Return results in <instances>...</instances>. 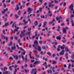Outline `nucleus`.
Wrapping results in <instances>:
<instances>
[{
    "label": "nucleus",
    "instance_id": "f257e3e1",
    "mask_svg": "<svg viewBox=\"0 0 74 74\" xmlns=\"http://www.w3.org/2000/svg\"><path fill=\"white\" fill-rule=\"evenodd\" d=\"M33 47L35 48V50H38V51L40 52L41 51V47L40 46H38V41L37 40H36L34 42V44L33 45Z\"/></svg>",
    "mask_w": 74,
    "mask_h": 74
},
{
    "label": "nucleus",
    "instance_id": "f03ea898",
    "mask_svg": "<svg viewBox=\"0 0 74 74\" xmlns=\"http://www.w3.org/2000/svg\"><path fill=\"white\" fill-rule=\"evenodd\" d=\"M32 74H37V70L36 69H32V71L31 72Z\"/></svg>",
    "mask_w": 74,
    "mask_h": 74
},
{
    "label": "nucleus",
    "instance_id": "7ed1b4c3",
    "mask_svg": "<svg viewBox=\"0 0 74 74\" xmlns=\"http://www.w3.org/2000/svg\"><path fill=\"white\" fill-rule=\"evenodd\" d=\"M25 36V34L24 33H23V32L21 31V33L20 36V39H22V36Z\"/></svg>",
    "mask_w": 74,
    "mask_h": 74
},
{
    "label": "nucleus",
    "instance_id": "20e7f679",
    "mask_svg": "<svg viewBox=\"0 0 74 74\" xmlns=\"http://www.w3.org/2000/svg\"><path fill=\"white\" fill-rule=\"evenodd\" d=\"M47 15L48 16H50V17H51L52 15V13L51 12V11L49 10L48 12V14Z\"/></svg>",
    "mask_w": 74,
    "mask_h": 74
},
{
    "label": "nucleus",
    "instance_id": "39448f33",
    "mask_svg": "<svg viewBox=\"0 0 74 74\" xmlns=\"http://www.w3.org/2000/svg\"><path fill=\"white\" fill-rule=\"evenodd\" d=\"M12 56L15 59H16V60L18 59V56H15L13 54Z\"/></svg>",
    "mask_w": 74,
    "mask_h": 74
},
{
    "label": "nucleus",
    "instance_id": "423d86ee",
    "mask_svg": "<svg viewBox=\"0 0 74 74\" xmlns=\"http://www.w3.org/2000/svg\"><path fill=\"white\" fill-rule=\"evenodd\" d=\"M8 8H6L5 9H4L3 10L4 11H2V14H4V13H5V11H8Z\"/></svg>",
    "mask_w": 74,
    "mask_h": 74
},
{
    "label": "nucleus",
    "instance_id": "0eeeda50",
    "mask_svg": "<svg viewBox=\"0 0 74 74\" xmlns=\"http://www.w3.org/2000/svg\"><path fill=\"white\" fill-rule=\"evenodd\" d=\"M53 22H56V21L55 20V19L54 18H53L52 21L49 23V25H51V24H52L53 23Z\"/></svg>",
    "mask_w": 74,
    "mask_h": 74
},
{
    "label": "nucleus",
    "instance_id": "6e6552de",
    "mask_svg": "<svg viewBox=\"0 0 74 74\" xmlns=\"http://www.w3.org/2000/svg\"><path fill=\"white\" fill-rule=\"evenodd\" d=\"M73 7L74 6L72 4L69 7V8L70 9H71V11H72V10H73Z\"/></svg>",
    "mask_w": 74,
    "mask_h": 74
},
{
    "label": "nucleus",
    "instance_id": "1a4fd4ad",
    "mask_svg": "<svg viewBox=\"0 0 74 74\" xmlns=\"http://www.w3.org/2000/svg\"><path fill=\"white\" fill-rule=\"evenodd\" d=\"M1 36L2 37V39H5V36H4L3 34H1Z\"/></svg>",
    "mask_w": 74,
    "mask_h": 74
},
{
    "label": "nucleus",
    "instance_id": "9d476101",
    "mask_svg": "<svg viewBox=\"0 0 74 74\" xmlns=\"http://www.w3.org/2000/svg\"><path fill=\"white\" fill-rule=\"evenodd\" d=\"M56 20L58 21V20H60V19H62V17L61 16H60L59 17H57L56 18Z\"/></svg>",
    "mask_w": 74,
    "mask_h": 74
},
{
    "label": "nucleus",
    "instance_id": "9b49d317",
    "mask_svg": "<svg viewBox=\"0 0 74 74\" xmlns=\"http://www.w3.org/2000/svg\"><path fill=\"white\" fill-rule=\"evenodd\" d=\"M28 12H30V13H32V9L30 8H28Z\"/></svg>",
    "mask_w": 74,
    "mask_h": 74
},
{
    "label": "nucleus",
    "instance_id": "f8f14e48",
    "mask_svg": "<svg viewBox=\"0 0 74 74\" xmlns=\"http://www.w3.org/2000/svg\"><path fill=\"white\" fill-rule=\"evenodd\" d=\"M53 6H54V4H53L51 6V4L49 5V7H51V8H53Z\"/></svg>",
    "mask_w": 74,
    "mask_h": 74
},
{
    "label": "nucleus",
    "instance_id": "ddd939ff",
    "mask_svg": "<svg viewBox=\"0 0 74 74\" xmlns=\"http://www.w3.org/2000/svg\"><path fill=\"white\" fill-rule=\"evenodd\" d=\"M12 44V41H11L10 42V43L8 44V45L9 47H10L11 46Z\"/></svg>",
    "mask_w": 74,
    "mask_h": 74
},
{
    "label": "nucleus",
    "instance_id": "4468645a",
    "mask_svg": "<svg viewBox=\"0 0 74 74\" xmlns=\"http://www.w3.org/2000/svg\"><path fill=\"white\" fill-rule=\"evenodd\" d=\"M9 72L10 71H5V72L4 71L3 73V74H8Z\"/></svg>",
    "mask_w": 74,
    "mask_h": 74
},
{
    "label": "nucleus",
    "instance_id": "2eb2a0df",
    "mask_svg": "<svg viewBox=\"0 0 74 74\" xmlns=\"http://www.w3.org/2000/svg\"><path fill=\"white\" fill-rule=\"evenodd\" d=\"M34 25L35 26H37V25H38V22H37V21H35V23H34Z\"/></svg>",
    "mask_w": 74,
    "mask_h": 74
},
{
    "label": "nucleus",
    "instance_id": "dca6fc26",
    "mask_svg": "<svg viewBox=\"0 0 74 74\" xmlns=\"http://www.w3.org/2000/svg\"><path fill=\"white\" fill-rule=\"evenodd\" d=\"M63 33H66V29L65 28H64L63 29Z\"/></svg>",
    "mask_w": 74,
    "mask_h": 74
},
{
    "label": "nucleus",
    "instance_id": "f3484780",
    "mask_svg": "<svg viewBox=\"0 0 74 74\" xmlns=\"http://www.w3.org/2000/svg\"><path fill=\"white\" fill-rule=\"evenodd\" d=\"M11 49L12 50H14V49H16V46H14V47H12Z\"/></svg>",
    "mask_w": 74,
    "mask_h": 74
},
{
    "label": "nucleus",
    "instance_id": "a211bd4d",
    "mask_svg": "<svg viewBox=\"0 0 74 74\" xmlns=\"http://www.w3.org/2000/svg\"><path fill=\"white\" fill-rule=\"evenodd\" d=\"M60 47L61 49H64L65 47V46L64 45H63L62 47L60 46Z\"/></svg>",
    "mask_w": 74,
    "mask_h": 74
},
{
    "label": "nucleus",
    "instance_id": "6ab92c4d",
    "mask_svg": "<svg viewBox=\"0 0 74 74\" xmlns=\"http://www.w3.org/2000/svg\"><path fill=\"white\" fill-rule=\"evenodd\" d=\"M9 25V23L8 22L7 23H6L5 24V27H7Z\"/></svg>",
    "mask_w": 74,
    "mask_h": 74
},
{
    "label": "nucleus",
    "instance_id": "aec40b11",
    "mask_svg": "<svg viewBox=\"0 0 74 74\" xmlns=\"http://www.w3.org/2000/svg\"><path fill=\"white\" fill-rule=\"evenodd\" d=\"M16 31L17 32H18V29H16L14 30L13 31V33H14V34H15V33Z\"/></svg>",
    "mask_w": 74,
    "mask_h": 74
},
{
    "label": "nucleus",
    "instance_id": "412c9836",
    "mask_svg": "<svg viewBox=\"0 0 74 74\" xmlns=\"http://www.w3.org/2000/svg\"><path fill=\"white\" fill-rule=\"evenodd\" d=\"M25 62H29V60H27V57H25Z\"/></svg>",
    "mask_w": 74,
    "mask_h": 74
},
{
    "label": "nucleus",
    "instance_id": "4be33fe9",
    "mask_svg": "<svg viewBox=\"0 0 74 74\" xmlns=\"http://www.w3.org/2000/svg\"><path fill=\"white\" fill-rule=\"evenodd\" d=\"M56 39L57 40H60L61 39V38L60 36H57L56 37Z\"/></svg>",
    "mask_w": 74,
    "mask_h": 74
},
{
    "label": "nucleus",
    "instance_id": "5701e85b",
    "mask_svg": "<svg viewBox=\"0 0 74 74\" xmlns=\"http://www.w3.org/2000/svg\"><path fill=\"white\" fill-rule=\"evenodd\" d=\"M65 51H66L67 52H69V49H68V47H66L65 48Z\"/></svg>",
    "mask_w": 74,
    "mask_h": 74
},
{
    "label": "nucleus",
    "instance_id": "b1692460",
    "mask_svg": "<svg viewBox=\"0 0 74 74\" xmlns=\"http://www.w3.org/2000/svg\"><path fill=\"white\" fill-rule=\"evenodd\" d=\"M31 33V31H29V32H27L26 33V34H27L29 35V36H30V34Z\"/></svg>",
    "mask_w": 74,
    "mask_h": 74
},
{
    "label": "nucleus",
    "instance_id": "393cba45",
    "mask_svg": "<svg viewBox=\"0 0 74 74\" xmlns=\"http://www.w3.org/2000/svg\"><path fill=\"white\" fill-rule=\"evenodd\" d=\"M47 54L48 55H49V56H51V53H50V52H47Z\"/></svg>",
    "mask_w": 74,
    "mask_h": 74
},
{
    "label": "nucleus",
    "instance_id": "a878e982",
    "mask_svg": "<svg viewBox=\"0 0 74 74\" xmlns=\"http://www.w3.org/2000/svg\"><path fill=\"white\" fill-rule=\"evenodd\" d=\"M52 44H54L55 45H57L58 44V42H53Z\"/></svg>",
    "mask_w": 74,
    "mask_h": 74
},
{
    "label": "nucleus",
    "instance_id": "bb28decb",
    "mask_svg": "<svg viewBox=\"0 0 74 74\" xmlns=\"http://www.w3.org/2000/svg\"><path fill=\"white\" fill-rule=\"evenodd\" d=\"M15 71H14V74H16V72H17V70L16 69V68H15Z\"/></svg>",
    "mask_w": 74,
    "mask_h": 74
},
{
    "label": "nucleus",
    "instance_id": "cd10ccee",
    "mask_svg": "<svg viewBox=\"0 0 74 74\" xmlns=\"http://www.w3.org/2000/svg\"><path fill=\"white\" fill-rule=\"evenodd\" d=\"M9 59L10 60H13L14 59V58H12V57L10 56V57Z\"/></svg>",
    "mask_w": 74,
    "mask_h": 74
},
{
    "label": "nucleus",
    "instance_id": "c85d7f7f",
    "mask_svg": "<svg viewBox=\"0 0 74 74\" xmlns=\"http://www.w3.org/2000/svg\"><path fill=\"white\" fill-rule=\"evenodd\" d=\"M29 69H27V70L26 69L25 70V71L26 73H27V72H29Z\"/></svg>",
    "mask_w": 74,
    "mask_h": 74
},
{
    "label": "nucleus",
    "instance_id": "c756f323",
    "mask_svg": "<svg viewBox=\"0 0 74 74\" xmlns=\"http://www.w3.org/2000/svg\"><path fill=\"white\" fill-rule=\"evenodd\" d=\"M59 55H64V53L62 52H61L60 53Z\"/></svg>",
    "mask_w": 74,
    "mask_h": 74
},
{
    "label": "nucleus",
    "instance_id": "7c9ffc66",
    "mask_svg": "<svg viewBox=\"0 0 74 74\" xmlns=\"http://www.w3.org/2000/svg\"><path fill=\"white\" fill-rule=\"evenodd\" d=\"M19 7H17L15 8V10L16 11H18V10H19Z\"/></svg>",
    "mask_w": 74,
    "mask_h": 74
},
{
    "label": "nucleus",
    "instance_id": "2f4dec72",
    "mask_svg": "<svg viewBox=\"0 0 74 74\" xmlns=\"http://www.w3.org/2000/svg\"><path fill=\"white\" fill-rule=\"evenodd\" d=\"M53 64H54L56 63V62L55 61H53L52 62Z\"/></svg>",
    "mask_w": 74,
    "mask_h": 74
},
{
    "label": "nucleus",
    "instance_id": "473e14b6",
    "mask_svg": "<svg viewBox=\"0 0 74 74\" xmlns=\"http://www.w3.org/2000/svg\"><path fill=\"white\" fill-rule=\"evenodd\" d=\"M54 2L55 3H59V2L58 1H56V0H55Z\"/></svg>",
    "mask_w": 74,
    "mask_h": 74
},
{
    "label": "nucleus",
    "instance_id": "72a5a7b5",
    "mask_svg": "<svg viewBox=\"0 0 74 74\" xmlns=\"http://www.w3.org/2000/svg\"><path fill=\"white\" fill-rule=\"evenodd\" d=\"M8 69L7 67H4L3 68V70L4 71H5V70H7Z\"/></svg>",
    "mask_w": 74,
    "mask_h": 74
},
{
    "label": "nucleus",
    "instance_id": "f704fd0d",
    "mask_svg": "<svg viewBox=\"0 0 74 74\" xmlns=\"http://www.w3.org/2000/svg\"><path fill=\"white\" fill-rule=\"evenodd\" d=\"M28 21L30 23H32V21L30 20V19L29 18L28 19Z\"/></svg>",
    "mask_w": 74,
    "mask_h": 74
},
{
    "label": "nucleus",
    "instance_id": "c9c22d12",
    "mask_svg": "<svg viewBox=\"0 0 74 74\" xmlns=\"http://www.w3.org/2000/svg\"><path fill=\"white\" fill-rule=\"evenodd\" d=\"M39 42L40 44H42V41L41 40L39 41Z\"/></svg>",
    "mask_w": 74,
    "mask_h": 74
},
{
    "label": "nucleus",
    "instance_id": "e433bc0d",
    "mask_svg": "<svg viewBox=\"0 0 74 74\" xmlns=\"http://www.w3.org/2000/svg\"><path fill=\"white\" fill-rule=\"evenodd\" d=\"M40 18H43L44 19V18H45V16H42V15H41L40 16Z\"/></svg>",
    "mask_w": 74,
    "mask_h": 74
},
{
    "label": "nucleus",
    "instance_id": "4c0bfd02",
    "mask_svg": "<svg viewBox=\"0 0 74 74\" xmlns=\"http://www.w3.org/2000/svg\"><path fill=\"white\" fill-rule=\"evenodd\" d=\"M43 60H45L46 61H47V60H48L47 58H45L44 57L43 58Z\"/></svg>",
    "mask_w": 74,
    "mask_h": 74
},
{
    "label": "nucleus",
    "instance_id": "58836bf2",
    "mask_svg": "<svg viewBox=\"0 0 74 74\" xmlns=\"http://www.w3.org/2000/svg\"><path fill=\"white\" fill-rule=\"evenodd\" d=\"M47 22H45L44 23L43 25H44L46 26V25H47Z\"/></svg>",
    "mask_w": 74,
    "mask_h": 74
},
{
    "label": "nucleus",
    "instance_id": "ea45409f",
    "mask_svg": "<svg viewBox=\"0 0 74 74\" xmlns=\"http://www.w3.org/2000/svg\"><path fill=\"white\" fill-rule=\"evenodd\" d=\"M15 17L16 18H19V15H15Z\"/></svg>",
    "mask_w": 74,
    "mask_h": 74
},
{
    "label": "nucleus",
    "instance_id": "a19ab883",
    "mask_svg": "<svg viewBox=\"0 0 74 74\" xmlns=\"http://www.w3.org/2000/svg\"><path fill=\"white\" fill-rule=\"evenodd\" d=\"M21 11L20 10L19 11L18 14V15H21Z\"/></svg>",
    "mask_w": 74,
    "mask_h": 74
},
{
    "label": "nucleus",
    "instance_id": "79ce46f5",
    "mask_svg": "<svg viewBox=\"0 0 74 74\" xmlns=\"http://www.w3.org/2000/svg\"><path fill=\"white\" fill-rule=\"evenodd\" d=\"M3 34L4 35H5V34H6V33L5 32V30H3Z\"/></svg>",
    "mask_w": 74,
    "mask_h": 74
},
{
    "label": "nucleus",
    "instance_id": "37998d69",
    "mask_svg": "<svg viewBox=\"0 0 74 74\" xmlns=\"http://www.w3.org/2000/svg\"><path fill=\"white\" fill-rule=\"evenodd\" d=\"M20 49H21V51H25V50L23 49H22V47H20Z\"/></svg>",
    "mask_w": 74,
    "mask_h": 74
},
{
    "label": "nucleus",
    "instance_id": "c03bdc74",
    "mask_svg": "<svg viewBox=\"0 0 74 74\" xmlns=\"http://www.w3.org/2000/svg\"><path fill=\"white\" fill-rule=\"evenodd\" d=\"M36 62L37 64H40V61H36Z\"/></svg>",
    "mask_w": 74,
    "mask_h": 74
},
{
    "label": "nucleus",
    "instance_id": "a18cd8bd",
    "mask_svg": "<svg viewBox=\"0 0 74 74\" xmlns=\"http://www.w3.org/2000/svg\"><path fill=\"white\" fill-rule=\"evenodd\" d=\"M21 57H22V59L23 60H25V59H24V56L23 55H22L21 56Z\"/></svg>",
    "mask_w": 74,
    "mask_h": 74
},
{
    "label": "nucleus",
    "instance_id": "49530a36",
    "mask_svg": "<svg viewBox=\"0 0 74 74\" xmlns=\"http://www.w3.org/2000/svg\"><path fill=\"white\" fill-rule=\"evenodd\" d=\"M62 59H63V57H61L60 58V61H62Z\"/></svg>",
    "mask_w": 74,
    "mask_h": 74
},
{
    "label": "nucleus",
    "instance_id": "de8ad7c7",
    "mask_svg": "<svg viewBox=\"0 0 74 74\" xmlns=\"http://www.w3.org/2000/svg\"><path fill=\"white\" fill-rule=\"evenodd\" d=\"M36 58H39L40 57V56L38 54H36Z\"/></svg>",
    "mask_w": 74,
    "mask_h": 74
},
{
    "label": "nucleus",
    "instance_id": "09e8293b",
    "mask_svg": "<svg viewBox=\"0 0 74 74\" xmlns=\"http://www.w3.org/2000/svg\"><path fill=\"white\" fill-rule=\"evenodd\" d=\"M6 5H6V4H5V3H4L3 6L4 7V8H5V7H6Z\"/></svg>",
    "mask_w": 74,
    "mask_h": 74
},
{
    "label": "nucleus",
    "instance_id": "8fccbe9b",
    "mask_svg": "<svg viewBox=\"0 0 74 74\" xmlns=\"http://www.w3.org/2000/svg\"><path fill=\"white\" fill-rule=\"evenodd\" d=\"M9 69H10V70L11 71L12 70V67L11 66H9Z\"/></svg>",
    "mask_w": 74,
    "mask_h": 74
},
{
    "label": "nucleus",
    "instance_id": "3c124183",
    "mask_svg": "<svg viewBox=\"0 0 74 74\" xmlns=\"http://www.w3.org/2000/svg\"><path fill=\"white\" fill-rule=\"evenodd\" d=\"M14 1H12L11 2V4L14 5Z\"/></svg>",
    "mask_w": 74,
    "mask_h": 74
},
{
    "label": "nucleus",
    "instance_id": "603ef678",
    "mask_svg": "<svg viewBox=\"0 0 74 74\" xmlns=\"http://www.w3.org/2000/svg\"><path fill=\"white\" fill-rule=\"evenodd\" d=\"M71 58L72 59H74V55H73L71 56Z\"/></svg>",
    "mask_w": 74,
    "mask_h": 74
},
{
    "label": "nucleus",
    "instance_id": "864d4df0",
    "mask_svg": "<svg viewBox=\"0 0 74 74\" xmlns=\"http://www.w3.org/2000/svg\"><path fill=\"white\" fill-rule=\"evenodd\" d=\"M34 53H38V52L37 51H33Z\"/></svg>",
    "mask_w": 74,
    "mask_h": 74
},
{
    "label": "nucleus",
    "instance_id": "5fc2aeb1",
    "mask_svg": "<svg viewBox=\"0 0 74 74\" xmlns=\"http://www.w3.org/2000/svg\"><path fill=\"white\" fill-rule=\"evenodd\" d=\"M47 41H49L50 42H52V40H47Z\"/></svg>",
    "mask_w": 74,
    "mask_h": 74
},
{
    "label": "nucleus",
    "instance_id": "6e6d98bb",
    "mask_svg": "<svg viewBox=\"0 0 74 74\" xmlns=\"http://www.w3.org/2000/svg\"><path fill=\"white\" fill-rule=\"evenodd\" d=\"M30 66L31 68H33V65H32V64H30Z\"/></svg>",
    "mask_w": 74,
    "mask_h": 74
},
{
    "label": "nucleus",
    "instance_id": "4d7b16f0",
    "mask_svg": "<svg viewBox=\"0 0 74 74\" xmlns=\"http://www.w3.org/2000/svg\"><path fill=\"white\" fill-rule=\"evenodd\" d=\"M57 51H60V48L58 47L57 49Z\"/></svg>",
    "mask_w": 74,
    "mask_h": 74
},
{
    "label": "nucleus",
    "instance_id": "13d9d810",
    "mask_svg": "<svg viewBox=\"0 0 74 74\" xmlns=\"http://www.w3.org/2000/svg\"><path fill=\"white\" fill-rule=\"evenodd\" d=\"M56 54H53L52 55V56L53 58H54Z\"/></svg>",
    "mask_w": 74,
    "mask_h": 74
},
{
    "label": "nucleus",
    "instance_id": "bf43d9fd",
    "mask_svg": "<svg viewBox=\"0 0 74 74\" xmlns=\"http://www.w3.org/2000/svg\"><path fill=\"white\" fill-rule=\"evenodd\" d=\"M45 29L46 30H47V32H48V27H46L45 28Z\"/></svg>",
    "mask_w": 74,
    "mask_h": 74
},
{
    "label": "nucleus",
    "instance_id": "052dcab7",
    "mask_svg": "<svg viewBox=\"0 0 74 74\" xmlns=\"http://www.w3.org/2000/svg\"><path fill=\"white\" fill-rule=\"evenodd\" d=\"M25 67V68H27V64H25L24 66Z\"/></svg>",
    "mask_w": 74,
    "mask_h": 74
},
{
    "label": "nucleus",
    "instance_id": "680f3d73",
    "mask_svg": "<svg viewBox=\"0 0 74 74\" xmlns=\"http://www.w3.org/2000/svg\"><path fill=\"white\" fill-rule=\"evenodd\" d=\"M35 61L34 60H32L31 61V63H33Z\"/></svg>",
    "mask_w": 74,
    "mask_h": 74
},
{
    "label": "nucleus",
    "instance_id": "e2e57ef3",
    "mask_svg": "<svg viewBox=\"0 0 74 74\" xmlns=\"http://www.w3.org/2000/svg\"><path fill=\"white\" fill-rule=\"evenodd\" d=\"M42 48L44 49H45V47L44 46H42Z\"/></svg>",
    "mask_w": 74,
    "mask_h": 74
},
{
    "label": "nucleus",
    "instance_id": "0e129e2a",
    "mask_svg": "<svg viewBox=\"0 0 74 74\" xmlns=\"http://www.w3.org/2000/svg\"><path fill=\"white\" fill-rule=\"evenodd\" d=\"M14 67L15 68H16V67H18V65H15V66H14Z\"/></svg>",
    "mask_w": 74,
    "mask_h": 74
},
{
    "label": "nucleus",
    "instance_id": "69168bd1",
    "mask_svg": "<svg viewBox=\"0 0 74 74\" xmlns=\"http://www.w3.org/2000/svg\"><path fill=\"white\" fill-rule=\"evenodd\" d=\"M5 20H4V21L6 22V21H7V18H4Z\"/></svg>",
    "mask_w": 74,
    "mask_h": 74
},
{
    "label": "nucleus",
    "instance_id": "338daca9",
    "mask_svg": "<svg viewBox=\"0 0 74 74\" xmlns=\"http://www.w3.org/2000/svg\"><path fill=\"white\" fill-rule=\"evenodd\" d=\"M70 61L72 62V63H74V60H70Z\"/></svg>",
    "mask_w": 74,
    "mask_h": 74
},
{
    "label": "nucleus",
    "instance_id": "774afa93",
    "mask_svg": "<svg viewBox=\"0 0 74 74\" xmlns=\"http://www.w3.org/2000/svg\"><path fill=\"white\" fill-rule=\"evenodd\" d=\"M74 26V23H72V26Z\"/></svg>",
    "mask_w": 74,
    "mask_h": 74
}]
</instances>
